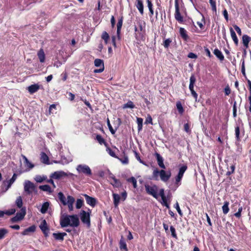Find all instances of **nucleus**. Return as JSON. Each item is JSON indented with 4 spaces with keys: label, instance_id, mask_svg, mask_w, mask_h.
Wrapping results in <instances>:
<instances>
[{
    "label": "nucleus",
    "instance_id": "2f4dec72",
    "mask_svg": "<svg viewBox=\"0 0 251 251\" xmlns=\"http://www.w3.org/2000/svg\"><path fill=\"white\" fill-rule=\"evenodd\" d=\"M127 181L128 182L132 183V184H133V187L134 188H137V181H136V179H135V178L134 177L132 176V177L128 178L127 179Z\"/></svg>",
    "mask_w": 251,
    "mask_h": 251
},
{
    "label": "nucleus",
    "instance_id": "473e14b6",
    "mask_svg": "<svg viewBox=\"0 0 251 251\" xmlns=\"http://www.w3.org/2000/svg\"><path fill=\"white\" fill-rule=\"evenodd\" d=\"M183 177V176H180L179 175H177V176L175 177V184L177 187L179 186L181 183L180 181Z\"/></svg>",
    "mask_w": 251,
    "mask_h": 251
},
{
    "label": "nucleus",
    "instance_id": "bf43d9fd",
    "mask_svg": "<svg viewBox=\"0 0 251 251\" xmlns=\"http://www.w3.org/2000/svg\"><path fill=\"white\" fill-rule=\"evenodd\" d=\"M17 178V175L16 174H14V175H13L12 178L9 180V186H10L11 185V184L12 183H13L16 180Z\"/></svg>",
    "mask_w": 251,
    "mask_h": 251
},
{
    "label": "nucleus",
    "instance_id": "37998d69",
    "mask_svg": "<svg viewBox=\"0 0 251 251\" xmlns=\"http://www.w3.org/2000/svg\"><path fill=\"white\" fill-rule=\"evenodd\" d=\"M111 185H112L114 187L118 188L121 186V182L119 180L117 179L116 178H114L113 180V182L110 183Z\"/></svg>",
    "mask_w": 251,
    "mask_h": 251
},
{
    "label": "nucleus",
    "instance_id": "f3484780",
    "mask_svg": "<svg viewBox=\"0 0 251 251\" xmlns=\"http://www.w3.org/2000/svg\"><path fill=\"white\" fill-rule=\"evenodd\" d=\"M135 5L140 14L143 15L144 13V5L142 1L141 0H136Z\"/></svg>",
    "mask_w": 251,
    "mask_h": 251
},
{
    "label": "nucleus",
    "instance_id": "e2e57ef3",
    "mask_svg": "<svg viewBox=\"0 0 251 251\" xmlns=\"http://www.w3.org/2000/svg\"><path fill=\"white\" fill-rule=\"evenodd\" d=\"M16 212V210L15 209H11L9 210H7L5 211V214L8 215H11L13 214H14Z\"/></svg>",
    "mask_w": 251,
    "mask_h": 251
},
{
    "label": "nucleus",
    "instance_id": "72a5a7b5",
    "mask_svg": "<svg viewBox=\"0 0 251 251\" xmlns=\"http://www.w3.org/2000/svg\"><path fill=\"white\" fill-rule=\"evenodd\" d=\"M172 42V40L171 38L166 39L163 44L162 45L165 48L167 49L169 47L170 44Z\"/></svg>",
    "mask_w": 251,
    "mask_h": 251
},
{
    "label": "nucleus",
    "instance_id": "1a4fd4ad",
    "mask_svg": "<svg viewBox=\"0 0 251 251\" xmlns=\"http://www.w3.org/2000/svg\"><path fill=\"white\" fill-rule=\"evenodd\" d=\"M196 79L194 75H192L190 78V84L189 88L191 91V94L193 97L195 99L196 101L197 100L198 94L194 90V84L196 82Z\"/></svg>",
    "mask_w": 251,
    "mask_h": 251
},
{
    "label": "nucleus",
    "instance_id": "a19ab883",
    "mask_svg": "<svg viewBox=\"0 0 251 251\" xmlns=\"http://www.w3.org/2000/svg\"><path fill=\"white\" fill-rule=\"evenodd\" d=\"M101 38L104 40L105 43L107 44L109 39V36L106 31H103L101 35Z\"/></svg>",
    "mask_w": 251,
    "mask_h": 251
},
{
    "label": "nucleus",
    "instance_id": "c9c22d12",
    "mask_svg": "<svg viewBox=\"0 0 251 251\" xmlns=\"http://www.w3.org/2000/svg\"><path fill=\"white\" fill-rule=\"evenodd\" d=\"M25 163V166L29 169H32L34 167V165L32 164L25 156H24Z\"/></svg>",
    "mask_w": 251,
    "mask_h": 251
},
{
    "label": "nucleus",
    "instance_id": "9b49d317",
    "mask_svg": "<svg viewBox=\"0 0 251 251\" xmlns=\"http://www.w3.org/2000/svg\"><path fill=\"white\" fill-rule=\"evenodd\" d=\"M25 214V208H22L20 212L17 213L16 216L11 218V221L12 222H17L22 220L24 218Z\"/></svg>",
    "mask_w": 251,
    "mask_h": 251
},
{
    "label": "nucleus",
    "instance_id": "c03bdc74",
    "mask_svg": "<svg viewBox=\"0 0 251 251\" xmlns=\"http://www.w3.org/2000/svg\"><path fill=\"white\" fill-rule=\"evenodd\" d=\"M107 124L109 130L112 134H114L116 132V130L114 129L110 123V121L108 119L107 120Z\"/></svg>",
    "mask_w": 251,
    "mask_h": 251
},
{
    "label": "nucleus",
    "instance_id": "7c9ffc66",
    "mask_svg": "<svg viewBox=\"0 0 251 251\" xmlns=\"http://www.w3.org/2000/svg\"><path fill=\"white\" fill-rule=\"evenodd\" d=\"M39 189L43 191L51 192V188L49 185H41Z\"/></svg>",
    "mask_w": 251,
    "mask_h": 251
},
{
    "label": "nucleus",
    "instance_id": "5701e85b",
    "mask_svg": "<svg viewBox=\"0 0 251 251\" xmlns=\"http://www.w3.org/2000/svg\"><path fill=\"white\" fill-rule=\"evenodd\" d=\"M229 30H230V34H231V37L233 41H234L235 45H237L238 44V38L236 36V34L235 31H234V30L233 29V28L232 27H230Z\"/></svg>",
    "mask_w": 251,
    "mask_h": 251
},
{
    "label": "nucleus",
    "instance_id": "ea45409f",
    "mask_svg": "<svg viewBox=\"0 0 251 251\" xmlns=\"http://www.w3.org/2000/svg\"><path fill=\"white\" fill-rule=\"evenodd\" d=\"M135 105L131 101H128L127 103H125L123 106V108H133Z\"/></svg>",
    "mask_w": 251,
    "mask_h": 251
},
{
    "label": "nucleus",
    "instance_id": "58836bf2",
    "mask_svg": "<svg viewBox=\"0 0 251 251\" xmlns=\"http://www.w3.org/2000/svg\"><path fill=\"white\" fill-rule=\"evenodd\" d=\"M176 108L179 113L182 114L184 112V109L180 101L176 102Z\"/></svg>",
    "mask_w": 251,
    "mask_h": 251
},
{
    "label": "nucleus",
    "instance_id": "8fccbe9b",
    "mask_svg": "<svg viewBox=\"0 0 251 251\" xmlns=\"http://www.w3.org/2000/svg\"><path fill=\"white\" fill-rule=\"evenodd\" d=\"M96 139L100 144L104 143V140L100 135H97L96 136Z\"/></svg>",
    "mask_w": 251,
    "mask_h": 251
},
{
    "label": "nucleus",
    "instance_id": "0eeeda50",
    "mask_svg": "<svg viewBox=\"0 0 251 251\" xmlns=\"http://www.w3.org/2000/svg\"><path fill=\"white\" fill-rule=\"evenodd\" d=\"M64 176H69V177H76L77 176L75 175H74L72 173H66L63 171H57L54 172L50 176V177L54 179H59L62 177Z\"/></svg>",
    "mask_w": 251,
    "mask_h": 251
},
{
    "label": "nucleus",
    "instance_id": "6e6552de",
    "mask_svg": "<svg viewBox=\"0 0 251 251\" xmlns=\"http://www.w3.org/2000/svg\"><path fill=\"white\" fill-rule=\"evenodd\" d=\"M145 187L146 191L148 194L151 195L156 199L157 198L158 187L156 185H153L152 186H150L148 184H146L145 185Z\"/></svg>",
    "mask_w": 251,
    "mask_h": 251
},
{
    "label": "nucleus",
    "instance_id": "a18cd8bd",
    "mask_svg": "<svg viewBox=\"0 0 251 251\" xmlns=\"http://www.w3.org/2000/svg\"><path fill=\"white\" fill-rule=\"evenodd\" d=\"M121 162L124 164H127L128 163V158L127 155H124L123 158H118Z\"/></svg>",
    "mask_w": 251,
    "mask_h": 251
},
{
    "label": "nucleus",
    "instance_id": "3c124183",
    "mask_svg": "<svg viewBox=\"0 0 251 251\" xmlns=\"http://www.w3.org/2000/svg\"><path fill=\"white\" fill-rule=\"evenodd\" d=\"M209 3L211 6L212 10L216 12V2L214 0H211V1H209Z\"/></svg>",
    "mask_w": 251,
    "mask_h": 251
},
{
    "label": "nucleus",
    "instance_id": "39448f33",
    "mask_svg": "<svg viewBox=\"0 0 251 251\" xmlns=\"http://www.w3.org/2000/svg\"><path fill=\"white\" fill-rule=\"evenodd\" d=\"M24 185V191L27 195H30L33 192H37L35 185L29 180H25Z\"/></svg>",
    "mask_w": 251,
    "mask_h": 251
},
{
    "label": "nucleus",
    "instance_id": "20e7f679",
    "mask_svg": "<svg viewBox=\"0 0 251 251\" xmlns=\"http://www.w3.org/2000/svg\"><path fill=\"white\" fill-rule=\"evenodd\" d=\"M76 170L79 174H83L88 176H90L92 175L90 168L86 164L78 165L76 166Z\"/></svg>",
    "mask_w": 251,
    "mask_h": 251
},
{
    "label": "nucleus",
    "instance_id": "2eb2a0df",
    "mask_svg": "<svg viewBox=\"0 0 251 251\" xmlns=\"http://www.w3.org/2000/svg\"><path fill=\"white\" fill-rule=\"evenodd\" d=\"M67 235V233L65 232H58L53 233L52 234L53 237L56 240L63 241L64 240V236Z\"/></svg>",
    "mask_w": 251,
    "mask_h": 251
},
{
    "label": "nucleus",
    "instance_id": "cd10ccee",
    "mask_svg": "<svg viewBox=\"0 0 251 251\" xmlns=\"http://www.w3.org/2000/svg\"><path fill=\"white\" fill-rule=\"evenodd\" d=\"M229 202L228 201H225L224 205L222 206V210L224 214H226L229 211L228 208Z\"/></svg>",
    "mask_w": 251,
    "mask_h": 251
},
{
    "label": "nucleus",
    "instance_id": "338daca9",
    "mask_svg": "<svg viewBox=\"0 0 251 251\" xmlns=\"http://www.w3.org/2000/svg\"><path fill=\"white\" fill-rule=\"evenodd\" d=\"M127 197V193L126 191H124L121 194V199L123 201H124L126 200Z\"/></svg>",
    "mask_w": 251,
    "mask_h": 251
},
{
    "label": "nucleus",
    "instance_id": "c85d7f7f",
    "mask_svg": "<svg viewBox=\"0 0 251 251\" xmlns=\"http://www.w3.org/2000/svg\"><path fill=\"white\" fill-rule=\"evenodd\" d=\"M187 169V166L186 165H183L180 166L179 169V171L178 173V175L183 176V175L185 172L186 171Z\"/></svg>",
    "mask_w": 251,
    "mask_h": 251
},
{
    "label": "nucleus",
    "instance_id": "5fc2aeb1",
    "mask_svg": "<svg viewBox=\"0 0 251 251\" xmlns=\"http://www.w3.org/2000/svg\"><path fill=\"white\" fill-rule=\"evenodd\" d=\"M184 129L185 132L187 133H190L191 132V129L190 128V125L188 123H186L184 125Z\"/></svg>",
    "mask_w": 251,
    "mask_h": 251
},
{
    "label": "nucleus",
    "instance_id": "dca6fc26",
    "mask_svg": "<svg viewBox=\"0 0 251 251\" xmlns=\"http://www.w3.org/2000/svg\"><path fill=\"white\" fill-rule=\"evenodd\" d=\"M155 155L156 157V159L157 161V163L158 166L162 169H165L166 167L164 164L163 161L164 159L163 157L158 153H155Z\"/></svg>",
    "mask_w": 251,
    "mask_h": 251
},
{
    "label": "nucleus",
    "instance_id": "bb28decb",
    "mask_svg": "<svg viewBox=\"0 0 251 251\" xmlns=\"http://www.w3.org/2000/svg\"><path fill=\"white\" fill-rule=\"evenodd\" d=\"M94 64L96 67L102 68L104 66L103 61L100 59H96L94 61Z\"/></svg>",
    "mask_w": 251,
    "mask_h": 251
},
{
    "label": "nucleus",
    "instance_id": "6e6d98bb",
    "mask_svg": "<svg viewBox=\"0 0 251 251\" xmlns=\"http://www.w3.org/2000/svg\"><path fill=\"white\" fill-rule=\"evenodd\" d=\"M123 17H121L119 20L118 22L117 25V27L118 28V29L119 30V28H121L123 25Z\"/></svg>",
    "mask_w": 251,
    "mask_h": 251
},
{
    "label": "nucleus",
    "instance_id": "4be33fe9",
    "mask_svg": "<svg viewBox=\"0 0 251 251\" xmlns=\"http://www.w3.org/2000/svg\"><path fill=\"white\" fill-rule=\"evenodd\" d=\"M213 53L214 55L218 58L221 61H223L224 59V56L222 52L218 49H215L214 50Z\"/></svg>",
    "mask_w": 251,
    "mask_h": 251
},
{
    "label": "nucleus",
    "instance_id": "aec40b11",
    "mask_svg": "<svg viewBox=\"0 0 251 251\" xmlns=\"http://www.w3.org/2000/svg\"><path fill=\"white\" fill-rule=\"evenodd\" d=\"M113 198V203L115 207H117L120 202V200L121 199L120 196L117 194L113 193L112 194Z\"/></svg>",
    "mask_w": 251,
    "mask_h": 251
},
{
    "label": "nucleus",
    "instance_id": "69168bd1",
    "mask_svg": "<svg viewBox=\"0 0 251 251\" xmlns=\"http://www.w3.org/2000/svg\"><path fill=\"white\" fill-rule=\"evenodd\" d=\"M147 4H148V7L149 10L152 9H153V4L151 2V0H146Z\"/></svg>",
    "mask_w": 251,
    "mask_h": 251
},
{
    "label": "nucleus",
    "instance_id": "680f3d73",
    "mask_svg": "<svg viewBox=\"0 0 251 251\" xmlns=\"http://www.w3.org/2000/svg\"><path fill=\"white\" fill-rule=\"evenodd\" d=\"M162 200V204L165 206L167 208H169V204L167 202V199H166V197H164L163 198H161Z\"/></svg>",
    "mask_w": 251,
    "mask_h": 251
},
{
    "label": "nucleus",
    "instance_id": "6ab92c4d",
    "mask_svg": "<svg viewBox=\"0 0 251 251\" xmlns=\"http://www.w3.org/2000/svg\"><path fill=\"white\" fill-rule=\"evenodd\" d=\"M251 41V38L248 35L245 34L242 36V41L244 46L246 48H248L249 43Z\"/></svg>",
    "mask_w": 251,
    "mask_h": 251
},
{
    "label": "nucleus",
    "instance_id": "09e8293b",
    "mask_svg": "<svg viewBox=\"0 0 251 251\" xmlns=\"http://www.w3.org/2000/svg\"><path fill=\"white\" fill-rule=\"evenodd\" d=\"M174 207L176 209L179 215L182 216L183 214L177 202H176V203L174 205Z\"/></svg>",
    "mask_w": 251,
    "mask_h": 251
},
{
    "label": "nucleus",
    "instance_id": "49530a36",
    "mask_svg": "<svg viewBox=\"0 0 251 251\" xmlns=\"http://www.w3.org/2000/svg\"><path fill=\"white\" fill-rule=\"evenodd\" d=\"M120 248L121 249L125 250L126 251H127L126 244L124 241L121 240L120 242Z\"/></svg>",
    "mask_w": 251,
    "mask_h": 251
},
{
    "label": "nucleus",
    "instance_id": "de8ad7c7",
    "mask_svg": "<svg viewBox=\"0 0 251 251\" xmlns=\"http://www.w3.org/2000/svg\"><path fill=\"white\" fill-rule=\"evenodd\" d=\"M170 231L171 232V234H172V236L176 239L177 238V235L176 234V229L173 226H170Z\"/></svg>",
    "mask_w": 251,
    "mask_h": 251
},
{
    "label": "nucleus",
    "instance_id": "79ce46f5",
    "mask_svg": "<svg viewBox=\"0 0 251 251\" xmlns=\"http://www.w3.org/2000/svg\"><path fill=\"white\" fill-rule=\"evenodd\" d=\"M8 233V230L5 228L0 229V239H3Z\"/></svg>",
    "mask_w": 251,
    "mask_h": 251
},
{
    "label": "nucleus",
    "instance_id": "a878e982",
    "mask_svg": "<svg viewBox=\"0 0 251 251\" xmlns=\"http://www.w3.org/2000/svg\"><path fill=\"white\" fill-rule=\"evenodd\" d=\"M41 160L43 163L45 164H48L49 163V157L45 152H42L41 153Z\"/></svg>",
    "mask_w": 251,
    "mask_h": 251
},
{
    "label": "nucleus",
    "instance_id": "393cba45",
    "mask_svg": "<svg viewBox=\"0 0 251 251\" xmlns=\"http://www.w3.org/2000/svg\"><path fill=\"white\" fill-rule=\"evenodd\" d=\"M50 205V202L48 201L45 202L42 205L40 209V212L42 214H45L47 212Z\"/></svg>",
    "mask_w": 251,
    "mask_h": 251
},
{
    "label": "nucleus",
    "instance_id": "423d86ee",
    "mask_svg": "<svg viewBox=\"0 0 251 251\" xmlns=\"http://www.w3.org/2000/svg\"><path fill=\"white\" fill-rule=\"evenodd\" d=\"M80 217L82 222L85 224L88 227H90L91 225L90 213L81 210L80 213Z\"/></svg>",
    "mask_w": 251,
    "mask_h": 251
},
{
    "label": "nucleus",
    "instance_id": "f8f14e48",
    "mask_svg": "<svg viewBox=\"0 0 251 251\" xmlns=\"http://www.w3.org/2000/svg\"><path fill=\"white\" fill-rule=\"evenodd\" d=\"M83 196H84L86 202L88 204L93 207L96 205V200L94 198L91 197L87 194H84Z\"/></svg>",
    "mask_w": 251,
    "mask_h": 251
},
{
    "label": "nucleus",
    "instance_id": "4468645a",
    "mask_svg": "<svg viewBox=\"0 0 251 251\" xmlns=\"http://www.w3.org/2000/svg\"><path fill=\"white\" fill-rule=\"evenodd\" d=\"M40 88V86L38 84H34L29 86L27 87V90L30 94H32L37 92Z\"/></svg>",
    "mask_w": 251,
    "mask_h": 251
},
{
    "label": "nucleus",
    "instance_id": "9d476101",
    "mask_svg": "<svg viewBox=\"0 0 251 251\" xmlns=\"http://www.w3.org/2000/svg\"><path fill=\"white\" fill-rule=\"evenodd\" d=\"M175 18L176 20L179 23H182L183 22V17L181 15L179 12V7L178 0H175Z\"/></svg>",
    "mask_w": 251,
    "mask_h": 251
},
{
    "label": "nucleus",
    "instance_id": "4d7b16f0",
    "mask_svg": "<svg viewBox=\"0 0 251 251\" xmlns=\"http://www.w3.org/2000/svg\"><path fill=\"white\" fill-rule=\"evenodd\" d=\"M107 151H108V153L109 154V155L115 158H118L117 156L116 155L114 151L111 150V149L108 148L107 150Z\"/></svg>",
    "mask_w": 251,
    "mask_h": 251
},
{
    "label": "nucleus",
    "instance_id": "f704fd0d",
    "mask_svg": "<svg viewBox=\"0 0 251 251\" xmlns=\"http://www.w3.org/2000/svg\"><path fill=\"white\" fill-rule=\"evenodd\" d=\"M16 204L18 208H23V201L21 196H19L17 198L16 201Z\"/></svg>",
    "mask_w": 251,
    "mask_h": 251
},
{
    "label": "nucleus",
    "instance_id": "c756f323",
    "mask_svg": "<svg viewBox=\"0 0 251 251\" xmlns=\"http://www.w3.org/2000/svg\"><path fill=\"white\" fill-rule=\"evenodd\" d=\"M46 176H41L40 175H37L35 176L34 179L37 182L41 183L46 179Z\"/></svg>",
    "mask_w": 251,
    "mask_h": 251
},
{
    "label": "nucleus",
    "instance_id": "603ef678",
    "mask_svg": "<svg viewBox=\"0 0 251 251\" xmlns=\"http://www.w3.org/2000/svg\"><path fill=\"white\" fill-rule=\"evenodd\" d=\"M235 132L236 138L237 139V140H238L239 139V134H240V128L238 126H237L235 127Z\"/></svg>",
    "mask_w": 251,
    "mask_h": 251
},
{
    "label": "nucleus",
    "instance_id": "0e129e2a",
    "mask_svg": "<svg viewBox=\"0 0 251 251\" xmlns=\"http://www.w3.org/2000/svg\"><path fill=\"white\" fill-rule=\"evenodd\" d=\"M231 92L230 89L228 86H227L225 88V93L226 96H228Z\"/></svg>",
    "mask_w": 251,
    "mask_h": 251
},
{
    "label": "nucleus",
    "instance_id": "a211bd4d",
    "mask_svg": "<svg viewBox=\"0 0 251 251\" xmlns=\"http://www.w3.org/2000/svg\"><path fill=\"white\" fill-rule=\"evenodd\" d=\"M179 32L180 36L184 40L187 41L188 40L189 36L187 32L184 28L180 27Z\"/></svg>",
    "mask_w": 251,
    "mask_h": 251
},
{
    "label": "nucleus",
    "instance_id": "4c0bfd02",
    "mask_svg": "<svg viewBox=\"0 0 251 251\" xmlns=\"http://www.w3.org/2000/svg\"><path fill=\"white\" fill-rule=\"evenodd\" d=\"M83 200L81 199H78L76 200L75 207L77 209H80L83 205Z\"/></svg>",
    "mask_w": 251,
    "mask_h": 251
},
{
    "label": "nucleus",
    "instance_id": "13d9d810",
    "mask_svg": "<svg viewBox=\"0 0 251 251\" xmlns=\"http://www.w3.org/2000/svg\"><path fill=\"white\" fill-rule=\"evenodd\" d=\"M241 72H242V74L244 76L246 75L245 67V61H244V59L243 60V61H242V65H241Z\"/></svg>",
    "mask_w": 251,
    "mask_h": 251
},
{
    "label": "nucleus",
    "instance_id": "ddd939ff",
    "mask_svg": "<svg viewBox=\"0 0 251 251\" xmlns=\"http://www.w3.org/2000/svg\"><path fill=\"white\" fill-rule=\"evenodd\" d=\"M40 228L44 234L45 236L47 237L48 236L49 228L45 220L43 221L42 224L40 226Z\"/></svg>",
    "mask_w": 251,
    "mask_h": 251
},
{
    "label": "nucleus",
    "instance_id": "864d4df0",
    "mask_svg": "<svg viewBox=\"0 0 251 251\" xmlns=\"http://www.w3.org/2000/svg\"><path fill=\"white\" fill-rule=\"evenodd\" d=\"M134 152L135 154V156L136 158L137 159V160H138L141 163H142L143 164H145V163L144 162V161L141 159L139 153L136 151H134Z\"/></svg>",
    "mask_w": 251,
    "mask_h": 251
},
{
    "label": "nucleus",
    "instance_id": "052dcab7",
    "mask_svg": "<svg viewBox=\"0 0 251 251\" xmlns=\"http://www.w3.org/2000/svg\"><path fill=\"white\" fill-rule=\"evenodd\" d=\"M233 27L235 29V30L236 31V32H237V33L239 35H241L242 34V31H241V30L240 29V28L237 25H233Z\"/></svg>",
    "mask_w": 251,
    "mask_h": 251
},
{
    "label": "nucleus",
    "instance_id": "f03ea898",
    "mask_svg": "<svg viewBox=\"0 0 251 251\" xmlns=\"http://www.w3.org/2000/svg\"><path fill=\"white\" fill-rule=\"evenodd\" d=\"M58 198L61 203L63 205H67L69 210L72 211L74 210V203L75 201V198L70 195H68L67 198V200L64 195L62 192H59L58 193Z\"/></svg>",
    "mask_w": 251,
    "mask_h": 251
},
{
    "label": "nucleus",
    "instance_id": "774afa93",
    "mask_svg": "<svg viewBox=\"0 0 251 251\" xmlns=\"http://www.w3.org/2000/svg\"><path fill=\"white\" fill-rule=\"evenodd\" d=\"M247 82L248 84L249 89L250 93V95L249 97V98H251V81L249 79H247Z\"/></svg>",
    "mask_w": 251,
    "mask_h": 251
},
{
    "label": "nucleus",
    "instance_id": "412c9836",
    "mask_svg": "<svg viewBox=\"0 0 251 251\" xmlns=\"http://www.w3.org/2000/svg\"><path fill=\"white\" fill-rule=\"evenodd\" d=\"M38 57L39 59L40 62L43 63L45 60V54L42 49H41L37 53Z\"/></svg>",
    "mask_w": 251,
    "mask_h": 251
},
{
    "label": "nucleus",
    "instance_id": "e433bc0d",
    "mask_svg": "<svg viewBox=\"0 0 251 251\" xmlns=\"http://www.w3.org/2000/svg\"><path fill=\"white\" fill-rule=\"evenodd\" d=\"M143 121V120L141 118H137V125H138V130L139 131L142 129Z\"/></svg>",
    "mask_w": 251,
    "mask_h": 251
},
{
    "label": "nucleus",
    "instance_id": "7ed1b4c3",
    "mask_svg": "<svg viewBox=\"0 0 251 251\" xmlns=\"http://www.w3.org/2000/svg\"><path fill=\"white\" fill-rule=\"evenodd\" d=\"M159 175L161 180L164 182H166L171 177V172L170 171L166 172L164 169L159 171L157 168L154 169L152 173V178L155 180H158Z\"/></svg>",
    "mask_w": 251,
    "mask_h": 251
},
{
    "label": "nucleus",
    "instance_id": "b1692460",
    "mask_svg": "<svg viewBox=\"0 0 251 251\" xmlns=\"http://www.w3.org/2000/svg\"><path fill=\"white\" fill-rule=\"evenodd\" d=\"M36 227L35 226H32L30 227L26 228L22 232V235H28L29 232H34L35 231Z\"/></svg>",
    "mask_w": 251,
    "mask_h": 251
},
{
    "label": "nucleus",
    "instance_id": "f257e3e1",
    "mask_svg": "<svg viewBox=\"0 0 251 251\" xmlns=\"http://www.w3.org/2000/svg\"><path fill=\"white\" fill-rule=\"evenodd\" d=\"M60 224L62 227L70 226L72 227H77L79 225V220L77 215H64L60 220Z\"/></svg>",
    "mask_w": 251,
    "mask_h": 251
}]
</instances>
